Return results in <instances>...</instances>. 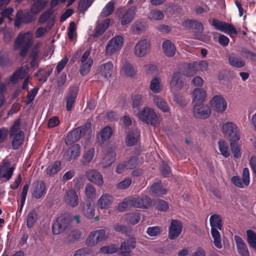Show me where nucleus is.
Here are the masks:
<instances>
[{
	"label": "nucleus",
	"instance_id": "obj_33",
	"mask_svg": "<svg viewBox=\"0 0 256 256\" xmlns=\"http://www.w3.org/2000/svg\"><path fill=\"white\" fill-rule=\"evenodd\" d=\"M78 90L76 88L70 90L66 94V108L68 111L72 110L77 96Z\"/></svg>",
	"mask_w": 256,
	"mask_h": 256
},
{
	"label": "nucleus",
	"instance_id": "obj_11",
	"mask_svg": "<svg viewBox=\"0 0 256 256\" xmlns=\"http://www.w3.org/2000/svg\"><path fill=\"white\" fill-rule=\"evenodd\" d=\"M210 23L216 30L230 36L236 34L238 33L236 29L232 24L220 21L216 18H213Z\"/></svg>",
	"mask_w": 256,
	"mask_h": 256
},
{
	"label": "nucleus",
	"instance_id": "obj_56",
	"mask_svg": "<svg viewBox=\"0 0 256 256\" xmlns=\"http://www.w3.org/2000/svg\"><path fill=\"white\" fill-rule=\"evenodd\" d=\"M161 232V228L158 226L148 227L146 230V234L150 236H156Z\"/></svg>",
	"mask_w": 256,
	"mask_h": 256
},
{
	"label": "nucleus",
	"instance_id": "obj_39",
	"mask_svg": "<svg viewBox=\"0 0 256 256\" xmlns=\"http://www.w3.org/2000/svg\"><path fill=\"white\" fill-rule=\"evenodd\" d=\"M110 22V20L109 18H106L102 22H100L99 20L96 30L94 36H98L102 34L109 26Z\"/></svg>",
	"mask_w": 256,
	"mask_h": 256
},
{
	"label": "nucleus",
	"instance_id": "obj_18",
	"mask_svg": "<svg viewBox=\"0 0 256 256\" xmlns=\"http://www.w3.org/2000/svg\"><path fill=\"white\" fill-rule=\"evenodd\" d=\"M206 96V92L202 88H195L192 92V98L194 105L202 104Z\"/></svg>",
	"mask_w": 256,
	"mask_h": 256
},
{
	"label": "nucleus",
	"instance_id": "obj_17",
	"mask_svg": "<svg viewBox=\"0 0 256 256\" xmlns=\"http://www.w3.org/2000/svg\"><path fill=\"white\" fill-rule=\"evenodd\" d=\"M131 204L134 208H148L152 204V201L146 196L132 199Z\"/></svg>",
	"mask_w": 256,
	"mask_h": 256
},
{
	"label": "nucleus",
	"instance_id": "obj_21",
	"mask_svg": "<svg viewBox=\"0 0 256 256\" xmlns=\"http://www.w3.org/2000/svg\"><path fill=\"white\" fill-rule=\"evenodd\" d=\"M46 194V186L43 182H38L33 184L32 190V198L38 199Z\"/></svg>",
	"mask_w": 256,
	"mask_h": 256
},
{
	"label": "nucleus",
	"instance_id": "obj_20",
	"mask_svg": "<svg viewBox=\"0 0 256 256\" xmlns=\"http://www.w3.org/2000/svg\"><path fill=\"white\" fill-rule=\"evenodd\" d=\"M234 240L238 254L241 256H250L248 248L243 239L240 236L235 235Z\"/></svg>",
	"mask_w": 256,
	"mask_h": 256
},
{
	"label": "nucleus",
	"instance_id": "obj_60",
	"mask_svg": "<svg viewBox=\"0 0 256 256\" xmlns=\"http://www.w3.org/2000/svg\"><path fill=\"white\" fill-rule=\"evenodd\" d=\"M92 0H81L78 4V8L80 10L86 11L92 5Z\"/></svg>",
	"mask_w": 256,
	"mask_h": 256
},
{
	"label": "nucleus",
	"instance_id": "obj_59",
	"mask_svg": "<svg viewBox=\"0 0 256 256\" xmlns=\"http://www.w3.org/2000/svg\"><path fill=\"white\" fill-rule=\"evenodd\" d=\"M219 150L221 154L226 158H228L230 156L228 150V146L224 141H220L218 143Z\"/></svg>",
	"mask_w": 256,
	"mask_h": 256
},
{
	"label": "nucleus",
	"instance_id": "obj_34",
	"mask_svg": "<svg viewBox=\"0 0 256 256\" xmlns=\"http://www.w3.org/2000/svg\"><path fill=\"white\" fill-rule=\"evenodd\" d=\"M140 132L137 129L128 132L126 140V144L128 146H132L137 143L140 138Z\"/></svg>",
	"mask_w": 256,
	"mask_h": 256
},
{
	"label": "nucleus",
	"instance_id": "obj_36",
	"mask_svg": "<svg viewBox=\"0 0 256 256\" xmlns=\"http://www.w3.org/2000/svg\"><path fill=\"white\" fill-rule=\"evenodd\" d=\"M112 130L110 126L104 128L98 135L97 138L98 142L103 143L104 141L108 140L112 136Z\"/></svg>",
	"mask_w": 256,
	"mask_h": 256
},
{
	"label": "nucleus",
	"instance_id": "obj_53",
	"mask_svg": "<svg viewBox=\"0 0 256 256\" xmlns=\"http://www.w3.org/2000/svg\"><path fill=\"white\" fill-rule=\"evenodd\" d=\"M118 247L115 244L106 246L102 247L100 252L104 254H112L117 252Z\"/></svg>",
	"mask_w": 256,
	"mask_h": 256
},
{
	"label": "nucleus",
	"instance_id": "obj_30",
	"mask_svg": "<svg viewBox=\"0 0 256 256\" xmlns=\"http://www.w3.org/2000/svg\"><path fill=\"white\" fill-rule=\"evenodd\" d=\"M80 146L78 144H74L64 155V158L68 160L76 158L80 153Z\"/></svg>",
	"mask_w": 256,
	"mask_h": 256
},
{
	"label": "nucleus",
	"instance_id": "obj_16",
	"mask_svg": "<svg viewBox=\"0 0 256 256\" xmlns=\"http://www.w3.org/2000/svg\"><path fill=\"white\" fill-rule=\"evenodd\" d=\"M68 218L64 216H60L53 224L52 233L56 235L60 234L68 226Z\"/></svg>",
	"mask_w": 256,
	"mask_h": 256
},
{
	"label": "nucleus",
	"instance_id": "obj_62",
	"mask_svg": "<svg viewBox=\"0 0 256 256\" xmlns=\"http://www.w3.org/2000/svg\"><path fill=\"white\" fill-rule=\"evenodd\" d=\"M76 26L74 22H70L68 28V36L71 40L76 38Z\"/></svg>",
	"mask_w": 256,
	"mask_h": 256
},
{
	"label": "nucleus",
	"instance_id": "obj_22",
	"mask_svg": "<svg viewBox=\"0 0 256 256\" xmlns=\"http://www.w3.org/2000/svg\"><path fill=\"white\" fill-rule=\"evenodd\" d=\"M136 12V8L132 6L128 8L122 15L120 24L125 26L130 24L134 20Z\"/></svg>",
	"mask_w": 256,
	"mask_h": 256
},
{
	"label": "nucleus",
	"instance_id": "obj_12",
	"mask_svg": "<svg viewBox=\"0 0 256 256\" xmlns=\"http://www.w3.org/2000/svg\"><path fill=\"white\" fill-rule=\"evenodd\" d=\"M212 110L216 112L222 113L227 108V102L221 95L214 96L210 102Z\"/></svg>",
	"mask_w": 256,
	"mask_h": 256
},
{
	"label": "nucleus",
	"instance_id": "obj_8",
	"mask_svg": "<svg viewBox=\"0 0 256 256\" xmlns=\"http://www.w3.org/2000/svg\"><path fill=\"white\" fill-rule=\"evenodd\" d=\"M106 237L104 230L100 229L90 233L86 240V244L88 246H94L105 240Z\"/></svg>",
	"mask_w": 256,
	"mask_h": 256
},
{
	"label": "nucleus",
	"instance_id": "obj_6",
	"mask_svg": "<svg viewBox=\"0 0 256 256\" xmlns=\"http://www.w3.org/2000/svg\"><path fill=\"white\" fill-rule=\"evenodd\" d=\"M150 50V43L146 38H142L134 46V54L137 58H144L148 54Z\"/></svg>",
	"mask_w": 256,
	"mask_h": 256
},
{
	"label": "nucleus",
	"instance_id": "obj_1",
	"mask_svg": "<svg viewBox=\"0 0 256 256\" xmlns=\"http://www.w3.org/2000/svg\"><path fill=\"white\" fill-rule=\"evenodd\" d=\"M33 36L30 32L24 34H20L15 40L14 48L18 49L21 48L20 56H24L32 43Z\"/></svg>",
	"mask_w": 256,
	"mask_h": 256
},
{
	"label": "nucleus",
	"instance_id": "obj_37",
	"mask_svg": "<svg viewBox=\"0 0 256 256\" xmlns=\"http://www.w3.org/2000/svg\"><path fill=\"white\" fill-rule=\"evenodd\" d=\"M228 62L230 65L236 68H242L245 65V62L240 56L232 54L228 56Z\"/></svg>",
	"mask_w": 256,
	"mask_h": 256
},
{
	"label": "nucleus",
	"instance_id": "obj_25",
	"mask_svg": "<svg viewBox=\"0 0 256 256\" xmlns=\"http://www.w3.org/2000/svg\"><path fill=\"white\" fill-rule=\"evenodd\" d=\"M152 101L154 105L164 112H170V108L167 102L160 96H154L152 98Z\"/></svg>",
	"mask_w": 256,
	"mask_h": 256
},
{
	"label": "nucleus",
	"instance_id": "obj_14",
	"mask_svg": "<svg viewBox=\"0 0 256 256\" xmlns=\"http://www.w3.org/2000/svg\"><path fill=\"white\" fill-rule=\"evenodd\" d=\"M232 183L236 187L244 188L250 184V174L248 168H244L242 172V179L238 176H234L232 178Z\"/></svg>",
	"mask_w": 256,
	"mask_h": 256
},
{
	"label": "nucleus",
	"instance_id": "obj_55",
	"mask_svg": "<svg viewBox=\"0 0 256 256\" xmlns=\"http://www.w3.org/2000/svg\"><path fill=\"white\" fill-rule=\"evenodd\" d=\"M212 236L214 238V244L218 248H222V244L220 240V236L218 231L211 232Z\"/></svg>",
	"mask_w": 256,
	"mask_h": 256
},
{
	"label": "nucleus",
	"instance_id": "obj_50",
	"mask_svg": "<svg viewBox=\"0 0 256 256\" xmlns=\"http://www.w3.org/2000/svg\"><path fill=\"white\" fill-rule=\"evenodd\" d=\"M53 26V22L52 21V24L48 23L47 25V26L46 28L44 27H40L38 28L35 33V36L36 38H40L44 36L46 33H47L52 28Z\"/></svg>",
	"mask_w": 256,
	"mask_h": 256
},
{
	"label": "nucleus",
	"instance_id": "obj_19",
	"mask_svg": "<svg viewBox=\"0 0 256 256\" xmlns=\"http://www.w3.org/2000/svg\"><path fill=\"white\" fill-rule=\"evenodd\" d=\"M182 74L179 72H176L173 74L170 82V87L172 90H178L184 87V82L182 80Z\"/></svg>",
	"mask_w": 256,
	"mask_h": 256
},
{
	"label": "nucleus",
	"instance_id": "obj_49",
	"mask_svg": "<svg viewBox=\"0 0 256 256\" xmlns=\"http://www.w3.org/2000/svg\"><path fill=\"white\" fill-rule=\"evenodd\" d=\"M164 18V12L158 10H152L148 16V18L151 20H162Z\"/></svg>",
	"mask_w": 256,
	"mask_h": 256
},
{
	"label": "nucleus",
	"instance_id": "obj_42",
	"mask_svg": "<svg viewBox=\"0 0 256 256\" xmlns=\"http://www.w3.org/2000/svg\"><path fill=\"white\" fill-rule=\"evenodd\" d=\"M61 170V162L60 161H56L50 164L46 168V174L48 176H52L57 174Z\"/></svg>",
	"mask_w": 256,
	"mask_h": 256
},
{
	"label": "nucleus",
	"instance_id": "obj_2",
	"mask_svg": "<svg viewBox=\"0 0 256 256\" xmlns=\"http://www.w3.org/2000/svg\"><path fill=\"white\" fill-rule=\"evenodd\" d=\"M138 119L147 124L156 126L160 124V120L152 108L146 106L140 110L136 114Z\"/></svg>",
	"mask_w": 256,
	"mask_h": 256
},
{
	"label": "nucleus",
	"instance_id": "obj_47",
	"mask_svg": "<svg viewBox=\"0 0 256 256\" xmlns=\"http://www.w3.org/2000/svg\"><path fill=\"white\" fill-rule=\"evenodd\" d=\"M197 71V63L190 64L184 68V74L188 77L193 76L196 74Z\"/></svg>",
	"mask_w": 256,
	"mask_h": 256
},
{
	"label": "nucleus",
	"instance_id": "obj_41",
	"mask_svg": "<svg viewBox=\"0 0 256 256\" xmlns=\"http://www.w3.org/2000/svg\"><path fill=\"white\" fill-rule=\"evenodd\" d=\"M210 224L212 227L211 232L218 231L222 228L221 218L220 216L216 214H214L210 217Z\"/></svg>",
	"mask_w": 256,
	"mask_h": 256
},
{
	"label": "nucleus",
	"instance_id": "obj_44",
	"mask_svg": "<svg viewBox=\"0 0 256 256\" xmlns=\"http://www.w3.org/2000/svg\"><path fill=\"white\" fill-rule=\"evenodd\" d=\"M150 192L158 196H162L166 194L167 190L160 182H156L150 186Z\"/></svg>",
	"mask_w": 256,
	"mask_h": 256
},
{
	"label": "nucleus",
	"instance_id": "obj_5",
	"mask_svg": "<svg viewBox=\"0 0 256 256\" xmlns=\"http://www.w3.org/2000/svg\"><path fill=\"white\" fill-rule=\"evenodd\" d=\"M222 132L230 141H238L240 138V130L233 122H226L222 126Z\"/></svg>",
	"mask_w": 256,
	"mask_h": 256
},
{
	"label": "nucleus",
	"instance_id": "obj_3",
	"mask_svg": "<svg viewBox=\"0 0 256 256\" xmlns=\"http://www.w3.org/2000/svg\"><path fill=\"white\" fill-rule=\"evenodd\" d=\"M124 44V38L122 36H116L112 38L107 43L104 49L105 55L112 56L121 50Z\"/></svg>",
	"mask_w": 256,
	"mask_h": 256
},
{
	"label": "nucleus",
	"instance_id": "obj_38",
	"mask_svg": "<svg viewBox=\"0 0 256 256\" xmlns=\"http://www.w3.org/2000/svg\"><path fill=\"white\" fill-rule=\"evenodd\" d=\"M95 155L94 148L84 150L82 156V162L84 165L90 164L93 160Z\"/></svg>",
	"mask_w": 256,
	"mask_h": 256
},
{
	"label": "nucleus",
	"instance_id": "obj_15",
	"mask_svg": "<svg viewBox=\"0 0 256 256\" xmlns=\"http://www.w3.org/2000/svg\"><path fill=\"white\" fill-rule=\"evenodd\" d=\"M193 110L195 116L202 119L208 118L211 114L210 108L208 106L202 104L194 105Z\"/></svg>",
	"mask_w": 256,
	"mask_h": 256
},
{
	"label": "nucleus",
	"instance_id": "obj_7",
	"mask_svg": "<svg viewBox=\"0 0 256 256\" xmlns=\"http://www.w3.org/2000/svg\"><path fill=\"white\" fill-rule=\"evenodd\" d=\"M91 133L92 130L90 125L86 124L83 128H78L72 130L68 135L66 142V144H68V142L77 141L81 136H86V138H88Z\"/></svg>",
	"mask_w": 256,
	"mask_h": 256
},
{
	"label": "nucleus",
	"instance_id": "obj_24",
	"mask_svg": "<svg viewBox=\"0 0 256 256\" xmlns=\"http://www.w3.org/2000/svg\"><path fill=\"white\" fill-rule=\"evenodd\" d=\"M14 168L10 166L8 162L3 161L0 166V178L9 180L13 174Z\"/></svg>",
	"mask_w": 256,
	"mask_h": 256
},
{
	"label": "nucleus",
	"instance_id": "obj_32",
	"mask_svg": "<svg viewBox=\"0 0 256 256\" xmlns=\"http://www.w3.org/2000/svg\"><path fill=\"white\" fill-rule=\"evenodd\" d=\"M150 89L154 94H158L163 89V85L160 78L154 77L150 82Z\"/></svg>",
	"mask_w": 256,
	"mask_h": 256
},
{
	"label": "nucleus",
	"instance_id": "obj_23",
	"mask_svg": "<svg viewBox=\"0 0 256 256\" xmlns=\"http://www.w3.org/2000/svg\"><path fill=\"white\" fill-rule=\"evenodd\" d=\"M86 175L90 181L96 184L98 186H101L103 184L102 176L98 172L94 170H90L86 172Z\"/></svg>",
	"mask_w": 256,
	"mask_h": 256
},
{
	"label": "nucleus",
	"instance_id": "obj_9",
	"mask_svg": "<svg viewBox=\"0 0 256 256\" xmlns=\"http://www.w3.org/2000/svg\"><path fill=\"white\" fill-rule=\"evenodd\" d=\"M90 50H86L82 54L80 58V72L82 76L87 74L90 70L92 66L94 64V60L90 56Z\"/></svg>",
	"mask_w": 256,
	"mask_h": 256
},
{
	"label": "nucleus",
	"instance_id": "obj_4",
	"mask_svg": "<svg viewBox=\"0 0 256 256\" xmlns=\"http://www.w3.org/2000/svg\"><path fill=\"white\" fill-rule=\"evenodd\" d=\"M20 120H16L10 130V136L12 138V146L17 149L22 144L24 138V133L20 128Z\"/></svg>",
	"mask_w": 256,
	"mask_h": 256
},
{
	"label": "nucleus",
	"instance_id": "obj_10",
	"mask_svg": "<svg viewBox=\"0 0 256 256\" xmlns=\"http://www.w3.org/2000/svg\"><path fill=\"white\" fill-rule=\"evenodd\" d=\"M210 23L216 30L230 36L236 34L238 33L236 29L232 24L220 21L216 18H213Z\"/></svg>",
	"mask_w": 256,
	"mask_h": 256
},
{
	"label": "nucleus",
	"instance_id": "obj_29",
	"mask_svg": "<svg viewBox=\"0 0 256 256\" xmlns=\"http://www.w3.org/2000/svg\"><path fill=\"white\" fill-rule=\"evenodd\" d=\"M66 203L71 207H75L78 205V196L74 190H70L66 192L64 196Z\"/></svg>",
	"mask_w": 256,
	"mask_h": 256
},
{
	"label": "nucleus",
	"instance_id": "obj_31",
	"mask_svg": "<svg viewBox=\"0 0 256 256\" xmlns=\"http://www.w3.org/2000/svg\"><path fill=\"white\" fill-rule=\"evenodd\" d=\"M136 247L135 242L132 240H128L123 242L120 248V252L122 255L130 254L132 250Z\"/></svg>",
	"mask_w": 256,
	"mask_h": 256
},
{
	"label": "nucleus",
	"instance_id": "obj_51",
	"mask_svg": "<svg viewBox=\"0 0 256 256\" xmlns=\"http://www.w3.org/2000/svg\"><path fill=\"white\" fill-rule=\"evenodd\" d=\"M49 20L48 24H52V21L54 23V19L52 16V12L51 10H48L42 14L39 18V22L41 24L46 22L47 20Z\"/></svg>",
	"mask_w": 256,
	"mask_h": 256
},
{
	"label": "nucleus",
	"instance_id": "obj_13",
	"mask_svg": "<svg viewBox=\"0 0 256 256\" xmlns=\"http://www.w3.org/2000/svg\"><path fill=\"white\" fill-rule=\"evenodd\" d=\"M182 224L178 220H172L168 227V238L174 240L176 239L181 234L182 230Z\"/></svg>",
	"mask_w": 256,
	"mask_h": 256
},
{
	"label": "nucleus",
	"instance_id": "obj_28",
	"mask_svg": "<svg viewBox=\"0 0 256 256\" xmlns=\"http://www.w3.org/2000/svg\"><path fill=\"white\" fill-rule=\"evenodd\" d=\"M162 49L164 54L168 57L174 56L176 50L174 44L168 40H166L163 42Z\"/></svg>",
	"mask_w": 256,
	"mask_h": 256
},
{
	"label": "nucleus",
	"instance_id": "obj_26",
	"mask_svg": "<svg viewBox=\"0 0 256 256\" xmlns=\"http://www.w3.org/2000/svg\"><path fill=\"white\" fill-rule=\"evenodd\" d=\"M114 202L113 196L108 194H103L98 201V206L101 209H107L110 207Z\"/></svg>",
	"mask_w": 256,
	"mask_h": 256
},
{
	"label": "nucleus",
	"instance_id": "obj_64",
	"mask_svg": "<svg viewBox=\"0 0 256 256\" xmlns=\"http://www.w3.org/2000/svg\"><path fill=\"white\" fill-rule=\"evenodd\" d=\"M92 254V251L88 248H84L77 250L74 256H90Z\"/></svg>",
	"mask_w": 256,
	"mask_h": 256
},
{
	"label": "nucleus",
	"instance_id": "obj_57",
	"mask_svg": "<svg viewBox=\"0 0 256 256\" xmlns=\"http://www.w3.org/2000/svg\"><path fill=\"white\" fill-rule=\"evenodd\" d=\"M130 103L134 108L140 106L142 103V96L137 94L133 96L131 98Z\"/></svg>",
	"mask_w": 256,
	"mask_h": 256
},
{
	"label": "nucleus",
	"instance_id": "obj_43",
	"mask_svg": "<svg viewBox=\"0 0 256 256\" xmlns=\"http://www.w3.org/2000/svg\"><path fill=\"white\" fill-rule=\"evenodd\" d=\"M194 30V36L196 39L204 41L208 40L206 36L202 34L204 26L202 23H196Z\"/></svg>",
	"mask_w": 256,
	"mask_h": 256
},
{
	"label": "nucleus",
	"instance_id": "obj_52",
	"mask_svg": "<svg viewBox=\"0 0 256 256\" xmlns=\"http://www.w3.org/2000/svg\"><path fill=\"white\" fill-rule=\"evenodd\" d=\"M37 220V214L32 210L30 212L26 220V225L28 228H31L33 226L34 224Z\"/></svg>",
	"mask_w": 256,
	"mask_h": 256
},
{
	"label": "nucleus",
	"instance_id": "obj_40",
	"mask_svg": "<svg viewBox=\"0 0 256 256\" xmlns=\"http://www.w3.org/2000/svg\"><path fill=\"white\" fill-rule=\"evenodd\" d=\"M114 6L115 2L113 0L106 4L100 14V18H102L110 15L114 9Z\"/></svg>",
	"mask_w": 256,
	"mask_h": 256
},
{
	"label": "nucleus",
	"instance_id": "obj_46",
	"mask_svg": "<svg viewBox=\"0 0 256 256\" xmlns=\"http://www.w3.org/2000/svg\"><path fill=\"white\" fill-rule=\"evenodd\" d=\"M246 235L250 246L256 251V233L252 230H248L246 232Z\"/></svg>",
	"mask_w": 256,
	"mask_h": 256
},
{
	"label": "nucleus",
	"instance_id": "obj_61",
	"mask_svg": "<svg viewBox=\"0 0 256 256\" xmlns=\"http://www.w3.org/2000/svg\"><path fill=\"white\" fill-rule=\"evenodd\" d=\"M116 172L118 174H122L124 173L127 172L130 170L128 168V166L125 162H122L118 164L116 167Z\"/></svg>",
	"mask_w": 256,
	"mask_h": 256
},
{
	"label": "nucleus",
	"instance_id": "obj_58",
	"mask_svg": "<svg viewBox=\"0 0 256 256\" xmlns=\"http://www.w3.org/2000/svg\"><path fill=\"white\" fill-rule=\"evenodd\" d=\"M25 73L26 70L19 69L11 77V82L13 83L16 82L18 79L22 78L24 77Z\"/></svg>",
	"mask_w": 256,
	"mask_h": 256
},
{
	"label": "nucleus",
	"instance_id": "obj_35",
	"mask_svg": "<svg viewBox=\"0 0 256 256\" xmlns=\"http://www.w3.org/2000/svg\"><path fill=\"white\" fill-rule=\"evenodd\" d=\"M147 28L144 22L140 20L136 21L130 27L131 32L135 34H140L144 32Z\"/></svg>",
	"mask_w": 256,
	"mask_h": 256
},
{
	"label": "nucleus",
	"instance_id": "obj_27",
	"mask_svg": "<svg viewBox=\"0 0 256 256\" xmlns=\"http://www.w3.org/2000/svg\"><path fill=\"white\" fill-rule=\"evenodd\" d=\"M114 66L111 62H108L100 66L98 69L99 74L106 79H108L113 72Z\"/></svg>",
	"mask_w": 256,
	"mask_h": 256
},
{
	"label": "nucleus",
	"instance_id": "obj_48",
	"mask_svg": "<svg viewBox=\"0 0 256 256\" xmlns=\"http://www.w3.org/2000/svg\"><path fill=\"white\" fill-rule=\"evenodd\" d=\"M95 209L93 205L87 204L84 206L82 209L83 214L88 218H92L94 216Z\"/></svg>",
	"mask_w": 256,
	"mask_h": 256
},
{
	"label": "nucleus",
	"instance_id": "obj_54",
	"mask_svg": "<svg viewBox=\"0 0 256 256\" xmlns=\"http://www.w3.org/2000/svg\"><path fill=\"white\" fill-rule=\"evenodd\" d=\"M237 141H230L231 150L234 156L238 158L241 156V152L240 146L236 144Z\"/></svg>",
	"mask_w": 256,
	"mask_h": 256
},
{
	"label": "nucleus",
	"instance_id": "obj_45",
	"mask_svg": "<svg viewBox=\"0 0 256 256\" xmlns=\"http://www.w3.org/2000/svg\"><path fill=\"white\" fill-rule=\"evenodd\" d=\"M122 72L128 76H133L136 74V70L130 63L124 62L122 68Z\"/></svg>",
	"mask_w": 256,
	"mask_h": 256
},
{
	"label": "nucleus",
	"instance_id": "obj_63",
	"mask_svg": "<svg viewBox=\"0 0 256 256\" xmlns=\"http://www.w3.org/2000/svg\"><path fill=\"white\" fill-rule=\"evenodd\" d=\"M144 70L148 74H152L157 71L156 66L151 63L146 64L144 67Z\"/></svg>",
	"mask_w": 256,
	"mask_h": 256
}]
</instances>
